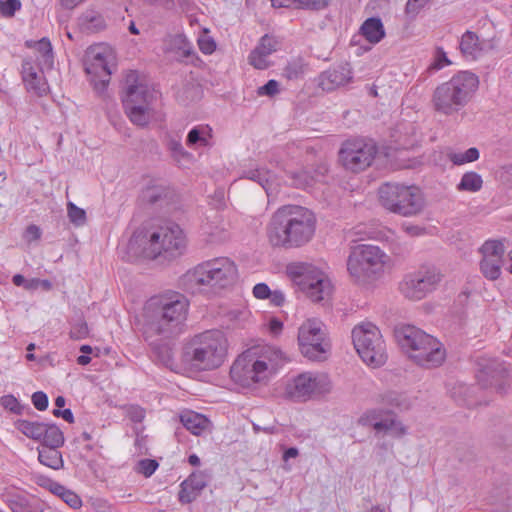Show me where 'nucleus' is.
<instances>
[{
	"instance_id": "49",
	"label": "nucleus",
	"mask_w": 512,
	"mask_h": 512,
	"mask_svg": "<svg viewBox=\"0 0 512 512\" xmlns=\"http://www.w3.org/2000/svg\"><path fill=\"white\" fill-rule=\"evenodd\" d=\"M20 8V0H0V13L4 17H13Z\"/></svg>"
},
{
	"instance_id": "58",
	"label": "nucleus",
	"mask_w": 512,
	"mask_h": 512,
	"mask_svg": "<svg viewBox=\"0 0 512 512\" xmlns=\"http://www.w3.org/2000/svg\"><path fill=\"white\" fill-rule=\"evenodd\" d=\"M429 0H408L405 6V13L415 17L425 7Z\"/></svg>"
},
{
	"instance_id": "7",
	"label": "nucleus",
	"mask_w": 512,
	"mask_h": 512,
	"mask_svg": "<svg viewBox=\"0 0 512 512\" xmlns=\"http://www.w3.org/2000/svg\"><path fill=\"white\" fill-rule=\"evenodd\" d=\"M380 204L389 212L409 217L424 208V198L417 186L399 183H384L378 190Z\"/></svg>"
},
{
	"instance_id": "43",
	"label": "nucleus",
	"mask_w": 512,
	"mask_h": 512,
	"mask_svg": "<svg viewBox=\"0 0 512 512\" xmlns=\"http://www.w3.org/2000/svg\"><path fill=\"white\" fill-rule=\"evenodd\" d=\"M314 182V177L307 170H299L291 175V185L298 189H307L313 186Z\"/></svg>"
},
{
	"instance_id": "35",
	"label": "nucleus",
	"mask_w": 512,
	"mask_h": 512,
	"mask_svg": "<svg viewBox=\"0 0 512 512\" xmlns=\"http://www.w3.org/2000/svg\"><path fill=\"white\" fill-rule=\"evenodd\" d=\"M482 186L483 179L481 175L474 171H469L462 176L460 183L457 185V190L475 193L480 191Z\"/></svg>"
},
{
	"instance_id": "60",
	"label": "nucleus",
	"mask_w": 512,
	"mask_h": 512,
	"mask_svg": "<svg viewBox=\"0 0 512 512\" xmlns=\"http://www.w3.org/2000/svg\"><path fill=\"white\" fill-rule=\"evenodd\" d=\"M253 295L257 299H268V297L271 295V290L266 283H258L253 288Z\"/></svg>"
},
{
	"instance_id": "11",
	"label": "nucleus",
	"mask_w": 512,
	"mask_h": 512,
	"mask_svg": "<svg viewBox=\"0 0 512 512\" xmlns=\"http://www.w3.org/2000/svg\"><path fill=\"white\" fill-rule=\"evenodd\" d=\"M113 67H115V57L109 46L97 45L88 49L85 72L90 76V83L97 94L101 95L106 90Z\"/></svg>"
},
{
	"instance_id": "6",
	"label": "nucleus",
	"mask_w": 512,
	"mask_h": 512,
	"mask_svg": "<svg viewBox=\"0 0 512 512\" xmlns=\"http://www.w3.org/2000/svg\"><path fill=\"white\" fill-rule=\"evenodd\" d=\"M255 354L247 351L234 361L230 369L232 378L247 385L261 382L267 378V371L274 370L276 361L282 357V352L271 346H264L257 359Z\"/></svg>"
},
{
	"instance_id": "20",
	"label": "nucleus",
	"mask_w": 512,
	"mask_h": 512,
	"mask_svg": "<svg viewBox=\"0 0 512 512\" xmlns=\"http://www.w3.org/2000/svg\"><path fill=\"white\" fill-rule=\"evenodd\" d=\"M480 252L482 254L480 262L481 272L487 279H498L501 274L505 253L504 244L498 240H488L481 246Z\"/></svg>"
},
{
	"instance_id": "19",
	"label": "nucleus",
	"mask_w": 512,
	"mask_h": 512,
	"mask_svg": "<svg viewBox=\"0 0 512 512\" xmlns=\"http://www.w3.org/2000/svg\"><path fill=\"white\" fill-rule=\"evenodd\" d=\"M499 46V40L496 36L480 39L479 36L470 30H467L459 40V50L461 55L469 61H477L487 53L496 50Z\"/></svg>"
},
{
	"instance_id": "56",
	"label": "nucleus",
	"mask_w": 512,
	"mask_h": 512,
	"mask_svg": "<svg viewBox=\"0 0 512 512\" xmlns=\"http://www.w3.org/2000/svg\"><path fill=\"white\" fill-rule=\"evenodd\" d=\"M31 401L38 411H45L49 404L48 396L43 391L34 392L31 396Z\"/></svg>"
},
{
	"instance_id": "4",
	"label": "nucleus",
	"mask_w": 512,
	"mask_h": 512,
	"mask_svg": "<svg viewBox=\"0 0 512 512\" xmlns=\"http://www.w3.org/2000/svg\"><path fill=\"white\" fill-rule=\"evenodd\" d=\"M227 339L220 330H207L195 335L184 347L185 361L201 370L218 368L227 353Z\"/></svg>"
},
{
	"instance_id": "24",
	"label": "nucleus",
	"mask_w": 512,
	"mask_h": 512,
	"mask_svg": "<svg viewBox=\"0 0 512 512\" xmlns=\"http://www.w3.org/2000/svg\"><path fill=\"white\" fill-rule=\"evenodd\" d=\"M22 80L28 91L35 93L37 96H44L47 94L49 87L44 76L37 72L33 61L31 59H24L22 62Z\"/></svg>"
},
{
	"instance_id": "18",
	"label": "nucleus",
	"mask_w": 512,
	"mask_h": 512,
	"mask_svg": "<svg viewBox=\"0 0 512 512\" xmlns=\"http://www.w3.org/2000/svg\"><path fill=\"white\" fill-rule=\"evenodd\" d=\"M394 336L398 345L410 360H412L414 354L423 351L425 345L434 343L432 335L413 325L397 326L394 330Z\"/></svg>"
},
{
	"instance_id": "42",
	"label": "nucleus",
	"mask_w": 512,
	"mask_h": 512,
	"mask_svg": "<svg viewBox=\"0 0 512 512\" xmlns=\"http://www.w3.org/2000/svg\"><path fill=\"white\" fill-rule=\"evenodd\" d=\"M199 88L191 82L183 84L182 88L176 93L177 100L183 105L198 98Z\"/></svg>"
},
{
	"instance_id": "63",
	"label": "nucleus",
	"mask_w": 512,
	"mask_h": 512,
	"mask_svg": "<svg viewBox=\"0 0 512 512\" xmlns=\"http://www.w3.org/2000/svg\"><path fill=\"white\" fill-rule=\"evenodd\" d=\"M270 303L276 307L283 305L285 301L284 294L280 290L271 291V295L268 297Z\"/></svg>"
},
{
	"instance_id": "37",
	"label": "nucleus",
	"mask_w": 512,
	"mask_h": 512,
	"mask_svg": "<svg viewBox=\"0 0 512 512\" xmlns=\"http://www.w3.org/2000/svg\"><path fill=\"white\" fill-rule=\"evenodd\" d=\"M432 102L437 112L448 113V83H442L435 89Z\"/></svg>"
},
{
	"instance_id": "52",
	"label": "nucleus",
	"mask_w": 512,
	"mask_h": 512,
	"mask_svg": "<svg viewBox=\"0 0 512 512\" xmlns=\"http://www.w3.org/2000/svg\"><path fill=\"white\" fill-rule=\"evenodd\" d=\"M199 494L190 486H185L184 482L180 484V491L178 493V499L182 504L192 503Z\"/></svg>"
},
{
	"instance_id": "36",
	"label": "nucleus",
	"mask_w": 512,
	"mask_h": 512,
	"mask_svg": "<svg viewBox=\"0 0 512 512\" xmlns=\"http://www.w3.org/2000/svg\"><path fill=\"white\" fill-rule=\"evenodd\" d=\"M26 46L31 48L34 47L43 59L44 65L51 68L53 65V50L51 42L48 38L43 37L38 41H27Z\"/></svg>"
},
{
	"instance_id": "30",
	"label": "nucleus",
	"mask_w": 512,
	"mask_h": 512,
	"mask_svg": "<svg viewBox=\"0 0 512 512\" xmlns=\"http://www.w3.org/2000/svg\"><path fill=\"white\" fill-rule=\"evenodd\" d=\"M46 423L38 421H30L26 419H18L14 422L15 428L27 438L40 442L43 429Z\"/></svg>"
},
{
	"instance_id": "3",
	"label": "nucleus",
	"mask_w": 512,
	"mask_h": 512,
	"mask_svg": "<svg viewBox=\"0 0 512 512\" xmlns=\"http://www.w3.org/2000/svg\"><path fill=\"white\" fill-rule=\"evenodd\" d=\"M189 303L184 295L172 293L151 300L148 310L151 319L148 328L164 339L179 335L184 326Z\"/></svg>"
},
{
	"instance_id": "23",
	"label": "nucleus",
	"mask_w": 512,
	"mask_h": 512,
	"mask_svg": "<svg viewBox=\"0 0 512 512\" xmlns=\"http://www.w3.org/2000/svg\"><path fill=\"white\" fill-rule=\"evenodd\" d=\"M446 358V349L444 345L434 337V343L425 345L423 351L412 356V361L420 367L436 368L440 366Z\"/></svg>"
},
{
	"instance_id": "41",
	"label": "nucleus",
	"mask_w": 512,
	"mask_h": 512,
	"mask_svg": "<svg viewBox=\"0 0 512 512\" xmlns=\"http://www.w3.org/2000/svg\"><path fill=\"white\" fill-rule=\"evenodd\" d=\"M185 486L192 487L199 495L208 484V474L204 471L192 472L184 481Z\"/></svg>"
},
{
	"instance_id": "53",
	"label": "nucleus",
	"mask_w": 512,
	"mask_h": 512,
	"mask_svg": "<svg viewBox=\"0 0 512 512\" xmlns=\"http://www.w3.org/2000/svg\"><path fill=\"white\" fill-rule=\"evenodd\" d=\"M158 466L159 464L155 459H142L138 462V472L145 477H150Z\"/></svg>"
},
{
	"instance_id": "48",
	"label": "nucleus",
	"mask_w": 512,
	"mask_h": 512,
	"mask_svg": "<svg viewBox=\"0 0 512 512\" xmlns=\"http://www.w3.org/2000/svg\"><path fill=\"white\" fill-rule=\"evenodd\" d=\"M0 403L6 410L14 414L21 415L23 413L24 406L12 394L2 396Z\"/></svg>"
},
{
	"instance_id": "28",
	"label": "nucleus",
	"mask_w": 512,
	"mask_h": 512,
	"mask_svg": "<svg viewBox=\"0 0 512 512\" xmlns=\"http://www.w3.org/2000/svg\"><path fill=\"white\" fill-rule=\"evenodd\" d=\"M64 442L62 430L54 423H46L40 440L42 447L60 448Z\"/></svg>"
},
{
	"instance_id": "34",
	"label": "nucleus",
	"mask_w": 512,
	"mask_h": 512,
	"mask_svg": "<svg viewBox=\"0 0 512 512\" xmlns=\"http://www.w3.org/2000/svg\"><path fill=\"white\" fill-rule=\"evenodd\" d=\"M378 415L375 411H368L364 413L358 420V423L363 426L371 425L376 431H388L394 426V420L386 419L377 421Z\"/></svg>"
},
{
	"instance_id": "31",
	"label": "nucleus",
	"mask_w": 512,
	"mask_h": 512,
	"mask_svg": "<svg viewBox=\"0 0 512 512\" xmlns=\"http://www.w3.org/2000/svg\"><path fill=\"white\" fill-rule=\"evenodd\" d=\"M39 462L49 468L58 470L63 467L62 454L58 448L42 447L38 449Z\"/></svg>"
},
{
	"instance_id": "57",
	"label": "nucleus",
	"mask_w": 512,
	"mask_h": 512,
	"mask_svg": "<svg viewBox=\"0 0 512 512\" xmlns=\"http://www.w3.org/2000/svg\"><path fill=\"white\" fill-rule=\"evenodd\" d=\"M278 92H279V83L274 79L269 80L266 84H264L263 86H260L257 89V94L260 96L272 97L275 94H277Z\"/></svg>"
},
{
	"instance_id": "1",
	"label": "nucleus",
	"mask_w": 512,
	"mask_h": 512,
	"mask_svg": "<svg viewBox=\"0 0 512 512\" xmlns=\"http://www.w3.org/2000/svg\"><path fill=\"white\" fill-rule=\"evenodd\" d=\"M316 230L314 213L299 205H284L276 210L267 226L273 247L299 248L310 242Z\"/></svg>"
},
{
	"instance_id": "25",
	"label": "nucleus",
	"mask_w": 512,
	"mask_h": 512,
	"mask_svg": "<svg viewBox=\"0 0 512 512\" xmlns=\"http://www.w3.org/2000/svg\"><path fill=\"white\" fill-rule=\"evenodd\" d=\"M360 33L372 44L379 43L385 37L383 23L378 17L367 18L360 27Z\"/></svg>"
},
{
	"instance_id": "16",
	"label": "nucleus",
	"mask_w": 512,
	"mask_h": 512,
	"mask_svg": "<svg viewBox=\"0 0 512 512\" xmlns=\"http://www.w3.org/2000/svg\"><path fill=\"white\" fill-rule=\"evenodd\" d=\"M308 268L303 264H291L287 267L289 275L314 302L324 299V293L329 289V283L322 275L311 277Z\"/></svg>"
},
{
	"instance_id": "32",
	"label": "nucleus",
	"mask_w": 512,
	"mask_h": 512,
	"mask_svg": "<svg viewBox=\"0 0 512 512\" xmlns=\"http://www.w3.org/2000/svg\"><path fill=\"white\" fill-rule=\"evenodd\" d=\"M210 138H212V129L209 126H196L189 131L186 144L190 147L195 145L207 147L211 145Z\"/></svg>"
},
{
	"instance_id": "44",
	"label": "nucleus",
	"mask_w": 512,
	"mask_h": 512,
	"mask_svg": "<svg viewBox=\"0 0 512 512\" xmlns=\"http://www.w3.org/2000/svg\"><path fill=\"white\" fill-rule=\"evenodd\" d=\"M154 352L158 358V360L169 367L174 362V352L170 342L164 344H155Z\"/></svg>"
},
{
	"instance_id": "14",
	"label": "nucleus",
	"mask_w": 512,
	"mask_h": 512,
	"mask_svg": "<svg viewBox=\"0 0 512 512\" xmlns=\"http://www.w3.org/2000/svg\"><path fill=\"white\" fill-rule=\"evenodd\" d=\"M443 277L438 268L424 267L406 274L399 283V290L405 298L418 301L433 292Z\"/></svg>"
},
{
	"instance_id": "50",
	"label": "nucleus",
	"mask_w": 512,
	"mask_h": 512,
	"mask_svg": "<svg viewBox=\"0 0 512 512\" xmlns=\"http://www.w3.org/2000/svg\"><path fill=\"white\" fill-rule=\"evenodd\" d=\"M447 64H448L447 53L444 51L443 48L437 47L436 48V52H435V56H434V60L429 65L428 71L429 72L438 71V70H440L441 68H443Z\"/></svg>"
},
{
	"instance_id": "64",
	"label": "nucleus",
	"mask_w": 512,
	"mask_h": 512,
	"mask_svg": "<svg viewBox=\"0 0 512 512\" xmlns=\"http://www.w3.org/2000/svg\"><path fill=\"white\" fill-rule=\"evenodd\" d=\"M10 508L12 512H31L30 507L25 501H11Z\"/></svg>"
},
{
	"instance_id": "59",
	"label": "nucleus",
	"mask_w": 512,
	"mask_h": 512,
	"mask_svg": "<svg viewBox=\"0 0 512 512\" xmlns=\"http://www.w3.org/2000/svg\"><path fill=\"white\" fill-rule=\"evenodd\" d=\"M198 46L202 53L211 54L216 49V43L212 37L202 36L198 39Z\"/></svg>"
},
{
	"instance_id": "40",
	"label": "nucleus",
	"mask_w": 512,
	"mask_h": 512,
	"mask_svg": "<svg viewBox=\"0 0 512 512\" xmlns=\"http://www.w3.org/2000/svg\"><path fill=\"white\" fill-rule=\"evenodd\" d=\"M501 375V370L487 366L479 371L477 374V379L478 382L481 383L484 387H488L496 385Z\"/></svg>"
},
{
	"instance_id": "39",
	"label": "nucleus",
	"mask_w": 512,
	"mask_h": 512,
	"mask_svg": "<svg viewBox=\"0 0 512 512\" xmlns=\"http://www.w3.org/2000/svg\"><path fill=\"white\" fill-rule=\"evenodd\" d=\"M480 152L477 148L471 147L464 152H450V161L454 165H464L475 162L479 159Z\"/></svg>"
},
{
	"instance_id": "27",
	"label": "nucleus",
	"mask_w": 512,
	"mask_h": 512,
	"mask_svg": "<svg viewBox=\"0 0 512 512\" xmlns=\"http://www.w3.org/2000/svg\"><path fill=\"white\" fill-rule=\"evenodd\" d=\"M78 23L81 31L85 33H96L106 27L103 16L93 10L83 13L79 17Z\"/></svg>"
},
{
	"instance_id": "55",
	"label": "nucleus",
	"mask_w": 512,
	"mask_h": 512,
	"mask_svg": "<svg viewBox=\"0 0 512 512\" xmlns=\"http://www.w3.org/2000/svg\"><path fill=\"white\" fill-rule=\"evenodd\" d=\"M126 416L135 423H140L145 418V410L138 405H129L125 408Z\"/></svg>"
},
{
	"instance_id": "21",
	"label": "nucleus",
	"mask_w": 512,
	"mask_h": 512,
	"mask_svg": "<svg viewBox=\"0 0 512 512\" xmlns=\"http://www.w3.org/2000/svg\"><path fill=\"white\" fill-rule=\"evenodd\" d=\"M281 42L274 36L265 34L259 40L257 46L251 51L248 60L256 69H266L270 63L267 57L280 49Z\"/></svg>"
},
{
	"instance_id": "2",
	"label": "nucleus",
	"mask_w": 512,
	"mask_h": 512,
	"mask_svg": "<svg viewBox=\"0 0 512 512\" xmlns=\"http://www.w3.org/2000/svg\"><path fill=\"white\" fill-rule=\"evenodd\" d=\"M238 278L235 263L227 257L202 262L187 271L181 278L182 287L192 294L218 293L232 286Z\"/></svg>"
},
{
	"instance_id": "61",
	"label": "nucleus",
	"mask_w": 512,
	"mask_h": 512,
	"mask_svg": "<svg viewBox=\"0 0 512 512\" xmlns=\"http://www.w3.org/2000/svg\"><path fill=\"white\" fill-rule=\"evenodd\" d=\"M88 335V326L86 322H81L75 325L71 331L70 336L73 339H82Z\"/></svg>"
},
{
	"instance_id": "47",
	"label": "nucleus",
	"mask_w": 512,
	"mask_h": 512,
	"mask_svg": "<svg viewBox=\"0 0 512 512\" xmlns=\"http://www.w3.org/2000/svg\"><path fill=\"white\" fill-rule=\"evenodd\" d=\"M68 217L75 226H83L86 223V212L84 209L76 206L74 203L67 204Z\"/></svg>"
},
{
	"instance_id": "17",
	"label": "nucleus",
	"mask_w": 512,
	"mask_h": 512,
	"mask_svg": "<svg viewBox=\"0 0 512 512\" xmlns=\"http://www.w3.org/2000/svg\"><path fill=\"white\" fill-rule=\"evenodd\" d=\"M479 79L470 71H460L450 79V107L455 110L464 107L478 89Z\"/></svg>"
},
{
	"instance_id": "26",
	"label": "nucleus",
	"mask_w": 512,
	"mask_h": 512,
	"mask_svg": "<svg viewBox=\"0 0 512 512\" xmlns=\"http://www.w3.org/2000/svg\"><path fill=\"white\" fill-rule=\"evenodd\" d=\"M180 421L194 435L202 434L210 424L208 418L194 411H187L181 414Z\"/></svg>"
},
{
	"instance_id": "10",
	"label": "nucleus",
	"mask_w": 512,
	"mask_h": 512,
	"mask_svg": "<svg viewBox=\"0 0 512 512\" xmlns=\"http://www.w3.org/2000/svg\"><path fill=\"white\" fill-rule=\"evenodd\" d=\"M352 342L360 356L367 364L379 367L386 362V347L380 330L371 322L361 323L352 330Z\"/></svg>"
},
{
	"instance_id": "62",
	"label": "nucleus",
	"mask_w": 512,
	"mask_h": 512,
	"mask_svg": "<svg viewBox=\"0 0 512 512\" xmlns=\"http://www.w3.org/2000/svg\"><path fill=\"white\" fill-rule=\"evenodd\" d=\"M25 237L28 241L38 240L41 237V229L37 225L30 224L25 230Z\"/></svg>"
},
{
	"instance_id": "33",
	"label": "nucleus",
	"mask_w": 512,
	"mask_h": 512,
	"mask_svg": "<svg viewBox=\"0 0 512 512\" xmlns=\"http://www.w3.org/2000/svg\"><path fill=\"white\" fill-rule=\"evenodd\" d=\"M49 489L54 495L60 497L69 507L78 509L82 506L81 498L74 491L65 486L57 482H52Z\"/></svg>"
},
{
	"instance_id": "45",
	"label": "nucleus",
	"mask_w": 512,
	"mask_h": 512,
	"mask_svg": "<svg viewBox=\"0 0 512 512\" xmlns=\"http://www.w3.org/2000/svg\"><path fill=\"white\" fill-rule=\"evenodd\" d=\"M167 148L171 152L172 157L178 162L182 159H190L192 157V155L183 148L179 139L170 138L167 142Z\"/></svg>"
},
{
	"instance_id": "15",
	"label": "nucleus",
	"mask_w": 512,
	"mask_h": 512,
	"mask_svg": "<svg viewBox=\"0 0 512 512\" xmlns=\"http://www.w3.org/2000/svg\"><path fill=\"white\" fill-rule=\"evenodd\" d=\"M326 376H314L311 373H302L286 386V396L296 402L306 401L316 393L329 391Z\"/></svg>"
},
{
	"instance_id": "29",
	"label": "nucleus",
	"mask_w": 512,
	"mask_h": 512,
	"mask_svg": "<svg viewBox=\"0 0 512 512\" xmlns=\"http://www.w3.org/2000/svg\"><path fill=\"white\" fill-rule=\"evenodd\" d=\"M172 191L164 186H151L142 191L141 199L143 202L154 205L168 203L171 199Z\"/></svg>"
},
{
	"instance_id": "8",
	"label": "nucleus",
	"mask_w": 512,
	"mask_h": 512,
	"mask_svg": "<svg viewBox=\"0 0 512 512\" xmlns=\"http://www.w3.org/2000/svg\"><path fill=\"white\" fill-rule=\"evenodd\" d=\"M137 73L130 71L125 79L126 88L122 103L131 122L145 126L149 122L151 105L158 97V92L145 84H137Z\"/></svg>"
},
{
	"instance_id": "22",
	"label": "nucleus",
	"mask_w": 512,
	"mask_h": 512,
	"mask_svg": "<svg viewBox=\"0 0 512 512\" xmlns=\"http://www.w3.org/2000/svg\"><path fill=\"white\" fill-rule=\"evenodd\" d=\"M352 80V72L346 65L328 69L318 76V86L327 92L334 91Z\"/></svg>"
},
{
	"instance_id": "46",
	"label": "nucleus",
	"mask_w": 512,
	"mask_h": 512,
	"mask_svg": "<svg viewBox=\"0 0 512 512\" xmlns=\"http://www.w3.org/2000/svg\"><path fill=\"white\" fill-rule=\"evenodd\" d=\"M305 72V64L302 60L289 62L284 68V75L289 80H297L303 76Z\"/></svg>"
},
{
	"instance_id": "13",
	"label": "nucleus",
	"mask_w": 512,
	"mask_h": 512,
	"mask_svg": "<svg viewBox=\"0 0 512 512\" xmlns=\"http://www.w3.org/2000/svg\"><path fill=\"white\" fill-rule=\"evenodd\" d=\"M298 345L301 354L308 360H326L330 343L326 339L322 323L315 319L305 321L298 329Z\"/></svg>"
},
{
	"instance_id": "9",
	"label": "nucleus",
	"mask_w": 512,
	"mask_h": 512,
	"mask_svg": "<svg viewBox=\"0 0 512 512\" xmlns=\"http://www.w3.org/2000/svg\"><path fill=\"white\" fill-rule=\"evenodd\" d=\"M186 244V236L182 228L176 223H168L150 234L144 252L152 259L162 257L170 261L184 253Z\"/></svg>"
},
{
	"instance_id": "54",
	"label": "nucleus",
	"mask_w": 512,
	"mask_h": 512,
	"mask_svg": "<svg viewBox=\"0 0 512 512\" xmlns=\"http://www.w3.org/2000/svg\"><path fill=\"white\" fill-rule=\"evenodd\" d=\"M331 0H298V8L319 11L325 9Z\"/></svg>"
},
{
	"instance_id": "51",
	"label": "nucleus",
	"mask_w": 512,
	"mask_h": 512,
	"mask_svg": "<svg viewBox=\"0 0 512 512\" xmlns=\"http://www.w3.org/2000/svg\"><path fill=\"white\" fill-rule=\"evenodd\" d=\"M382 400L385 404L390 405L392 407H397L400 409L406 408L405 399L402 394L390 391L385 393L382 396Z\"/></svg>"
},
{
	"instance_id": "5",
	"label": "nucleus",
	"mask_w": 512,
	"mask_h": 512,
	"mask_svg": "<svg viewBox=\"0 0 512 512\" xmlns=\"http://www.w3.org/2000/svg\"><path fill=\"white\" fill-rule=\"evenodd\" d=\"M385 257L378 246L360 244L352 247L347 259L350 279L358 285L376 281L383 273Z\"/></svg>"
},
{
	"instance_id": "12",
	"label": "nucleus",
	"mask_w": 512,
	"mask_h": 512,
	"mask_svg": "<svg viewBox=\"0 0 512 512\" xmlns=\"http://www.w3.org/2000/svg\"><path fill=\"white\" fill-rule=\"evenodd\" d=\"M377 153L378 147L372 139H348L339 150V161L346 170L358 173L371 166Z\"/></svg>"
},
{
	"instance_id": "38",
	"label": "nucleus",
	"mask_w": 512,
	"mask_h": 512,
	"mask_svg": "<svg viewBox=\"0 0 512 512\" xmlns=\"http://www.w3.org/2000/svg\"><path fill=\"white\" fill-rule=\"evenodd\" d=\"M243 177L257 182L266 192H268L271 184V173L264 169H249L243 172Z\"/></svg>"
}]
</instances>
